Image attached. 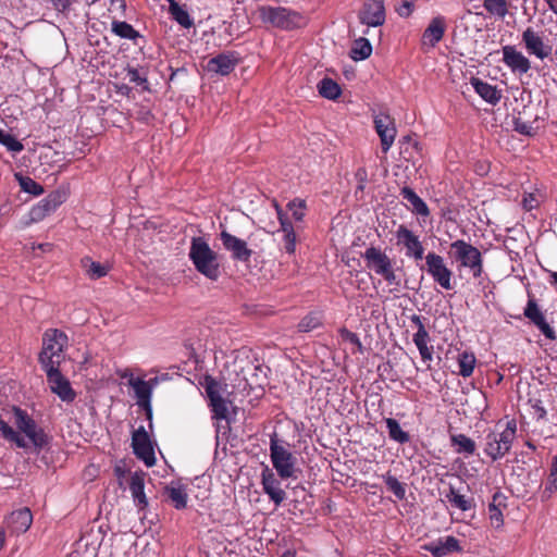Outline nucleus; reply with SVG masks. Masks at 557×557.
I'll use <instances>...</instances> for the list:
<instances>
[{
    "label": "nucleus",
    "instance_id": "56",
    "mask_svg": "<svg viewBox=\"0 0 557 557\" xmlns=\"http://www.w3.org/2000/svg\"><path fill=\"white\" fill-rule=\"evenodd\" d=\"M342 335L345 339L349 341L351 344H355L357 346H361L360 339L356 333H352L348 330H342Z\"/></svg>",
    "mask_w": 557,
    "mask_h": 557
},
{
    "label": "nucleus",
    "instance_id": "52",
    "mask_svg": "<svg viewBox=\"0 0 557 557\" xmlns=\"http://www.w3.org/2000/svg\"><path fill=\"white\" fill-rule=\"evenodd\" d=\"M280 231L283 233V234H288L289 232L290 233H294V227H293V224L290 223V221L288 220V218L286 216V214L283 212V211H280Z\"/></svg>",
    "mask_w": 557,
    "mask_h": 557
},
{
    "label": "nucleus",
    "instance_id": "7",
    "mask_svg": "<svg viewBox=\"0 0 557 557\" xmlns=\"http://www.w3.org/2000/svg\"><path fill=\"white\" fill-rule=\"evenodd\" d=\"M524 318L529 324L534 326L545 338L549 341L557 339L556 332L550 324L547 310H545L536 299L535 295L528 292V301L524 307Z\"/></svg>",
    "mask_w": 557,
    "mask_h": 557
},
{
    "label": "nucleus",
    "instance_id": "43",
    "mask_svg": "<svg viewBox=\"0 0 557 557\" xmlns=\"http://www.w3.org/2000/svg\"><path fill=\"white\" fill-rule=\"evenodd\" d=\"M287 208L296 221H302L307 209L305 200L296 198L288 202Z\"/></svg>",
    "mask_w": 557,
    "mask_h": 557
},
{
    "label": "nucleus",
    "instance_id": "58",
    "mask_svg": "<svg viewBox=\"0 0 557 557\" xmlns=\"http://www.w3.org/2000/svg\"><path fill=\"white\" fill-rule=\"evenodd\" d=\"M535 123H536L535 127L527 126L524 124V135H527V136H534L536 134L537 129L544 126V121L543 120L541 122L542 125H540L539 120H535Z\"/></svg>",
    "mask_w": 557,
    "mask_h": 557
},
{
    "label": "nucleus",
    "instance_id": "17",
    "mask_svg": "<svg viewBox=\"0 0 557 557\" xmlns=\"http://www.w3.org/2000/svg\"><path fill=\"white\" fill-rule=\"evenodd\" d=\"M447 29L446 18L442 15L433 17L421 36V48L429 51L437 46L444 38Z\"/></svg>",
    "mask_w": 557,
    "mask_h": 557
},
{
    "label": "nucleus",
    "instance_id": "27",
    "mask_svg": "<svg viewBox=\"0 0 557 557\" xmlns=\"http://www.w3.org/2000/svg\"><path fill=\"white\" fill-rule=\"evenodd\" d=\"M450 443L457 454L469 457L475 453V442L465 434H451Z\"/></svg>",
    "mask_w": 557,
    "mask_h": 557
},
{
    "label": "nucleus",
    "instance_id": "9",
    "mask_svg": "<svg viewBox=\"0 0 557 557\" xmlns=\"http://www.w3.org/2000/svg\"><path fill=\"white\" fill-rule=\"evenodd\" d=\"M263 21L282 29H293L305 24V18L297 12L286 8L264 7L261 9Z\"/></svg>",
    "mask_w": 557,
    "mask_h": 557
},
{
    "label": "nucleus",
    "instance_id": "39",
    "mask_svg": "<svg viewBox=\"0 0 557 557\" xmlns=\"http://www.w3.org/2000/svg\"><path fill=\"white\" fill-rule=\"evenodd\" d=\"M20 186L23 191L39 196L44 193V187L28 176H17Z\"/></svg>",
    "mask_w": 557,
    "mask_h": 557
},
{
    "label": "nucleus",
    "instance_id": "36",
    "mask_svg": "<svg viewBox=\"0 0 557 557\" xmlns=\"http://www.w3.org/2000/svg\"><path fill=\"white\" fill-rule=\"evenodd\" d=\"M112 32L121 38L136 39L139 34L134 27L123 21H115L112 23Z\"/></svg>",
    "mask_w": 557,
    "mask_h": 557
},
{
    "label": "nucleus",
    "instance_id": "49",
    "mask_svg": "<svg viewBox=\"0 0 557 557\" xmlns=\"http://www.w3.org/2000/svg\"><path fill=\"white\" fill-rule=\"evenodd\" d=\"M529 404L531 409L533 410L532 413L535 416L536 419H543L546 416V409L542 405L541 400L529 399Z\"/></svg>",
    "mask_w": 557,
    "mask_h": 557
},
{
    "label": "nucleus",
    "instance_id": "4",
    "mask_svg": "<svg viewBox=\"0 0 557 557\" xmlns=\"http://www.w3.org/2000/svg\"><path fill=\"white\" fill-rule=\"evenodd\" d=\"M67 342V335L57 329H49L44 333L42 350L39 355V361L44 369L60 367L64 360Z\"/></svg>",
    "mask_w": 557,
    "mask_h": 557
},
{
    "label": "nucleus",
    "instance_id": "61",
    "mask_svg": "<svg viewBox=\"0 0 557 557\" xmlns=\"http://www.w3.org/2000/svg\"><path fill=\"white\" fill-rule=\"evenodd\" d=\"M395 498L401 500L406 498V490H391Z\"/></svg>",
    "mask_w": 557,
    "mask_h": 557
},
{
    "label": "nucleus",
    "instance_id": "3",
    "mask_svg": "<svg viewBox=\"0 0 557 557\" xmlns=\"http://www.w3.org/2000/svg\"><path fill=\"white\" fill-rule=\"evenodd\" d=\"M188 257L195 269L211 281L220 276V263L218 253L213 251L203 237H193Z\"/></svg>",
    "mask_w": 557,
    "mask_h": 557
},
{
    "label": "nucleus",
    "instance_id": "2",
    "mask_svg": "<svg viewBox=\"0 0 557 557\" xmlns=\"http://www.w3.org/2000/svg\"><path fill=\"white\" fill-rule=\"evenodd\" d=\"M361 257L370 272L382 277L388 286H392L391 292L400 289L401 282L396 273L395 261L381 247L370 246L366 248Z\"/></svg>",
    "mask_w": 557,
    "mask_h": 557
},
{
    "label": "nucleus",
    "instance_id": "32",
    "mask_svg": "<svg viewBox=\"0 0 557 557\" xmlns=\"http://www.w3.org/2000/svg\"><path fill=\"white\" fill-rule=\"evenodd\" d=\"M170 13L181 26L185 28L193 26L194 22L189 13L174 0L170 2Z\"/></svg>",
    "mask_w": 557,
    "mask_h": 557
},
{
    "label": "nucleus",
    "instance_id": "57",
    "mask_svg": "<svg viewBox=\"0 0 557 557\" xmlns=\"http://www.w3.org/2000/svg\"><path fill=\"white\" fill-rule=\"evenodd\" d=\"M55 10L60 12H64L70 9L71 1L70 0H50Z\"/></svg>",
    "mask_w": 557,
    "mask_h": 557
},
{
    "label": "nucleus",
    "instance_id": "28",
    "mask_svg": "<svg viewBox=\"0 0 557 557\" xmlns=\"http://www.w3.org/2000/svg\"><path fill=\"white\" fill-rule=\"evenodd\" d=\"M82 267L86 272V275L90 280H98L106 276L109 272V267L100 262L94 261L89 257H84L81 260Z\"/></svg>",
    "mask_w": 557,
    "mask_h": 557
},
{
    "label": "nucleus",
    "instance_id": "24",
    "mask_svg": "<svg viewBox=\"0 0 557 557\" xmlns=\"http://www.w3.org/2000/svg\"><path fill=\"white\" fill-rule=\"evenodd\" d=\"M32 522L33 516L27 507L12 511L7 519L8 528L16 534L26 532L30 528Z\"/></svg>",
    "mask_w": 557,
    "mask_h": 557
},
{
    "label": "nucleus",
    "instance_id": "46",
    "mask_svg": "<svg viewBox=\"0 0 557 557\" xmlns=\"http://www.w3.org/2000/svg\"><path fill=\"white\" fill-rule=\"evenodd\" d=\"M488 518L491 521V525L495 529H498L503 525V512L502 508L496 504L488 505Z\"/></svg>",
    "mask_w": 557,
    "mask_h": 557
},
{
    "label": "nucleus",
    "instance_id": "40",
    "mask_svg": "<svg viewBox=\"0 0 557 557\" xmlns=\"http://www.w3.org/2000/svg\"><path fill=\"white\" fill-rule=\"evenodd\" d=\"M0 144L3 145L9 151L21 152L23 145L12 134L0 129Z\"/></svg>",
    "mask_w": 557,
    "mask_h": 557
},
{
    "label": "nucleus",
    "instance_id": "18",
    "mask_svg": "<svg viewBox=\"0 0 557 557\" xmlns=\"http://www.w3.org/2000/svg\"><path fill=\"white\" fill-rule=\"evenodd\" d=\"M524 47L530 55H534L540 60L550 57L553 47L548 39L532 28L524 30Z\"/></svg>",
    "mask_w": 557,
    "mask_h": 557
},
{
    "label": "nucleus",
    "instance_id": "63",
    "mask_svg": "<svg viewBox=\"0 0 557 557\" xmlns=\"http://www.w3.org/2000/svg\"><path fill=\"white\" fill-rule=\"evenodd\" d=\"M549 9L557 14V0H545Z\"/></svg>",
    "mask_w": 557,
    "mask_h": 557
},
{
    "label": "nucleus",
    "instance_id": "8",
    "mask_svg": "<svg viewBox=\"0 0 557 557\" xmlns=\"http://www.w3.org/2000/svg\"><path fill=\"white\" fill-rule=\"evenodd\" d=\"M270 457L272 465L281 478H290L295 472V457L288 449V444L277 438L273 433L270 437Z\"/></svg>",
    "mask_w": 557,
    "mask_h": 557
},
{
    "label": "nucleus",
    "instance_id": "34",
    "mask_svg": "<svg viewBox=\"0 0 557 557\" xmlns=\"http://www.w3.org/2000/svg\"><path fill=\"white\" fill-rule=\"evenodd\" d=\"M322 324V317L319 312H310L307 315H305L300 322L298 323V331L299 332H311L315 330L317 327L321 326Z\"/></svg>",
    "mask_w": 557,
    "mask_h": 557
},
{
    "label": "nucleus",
    "instance_id": "14",
    "mask_svg": "<svg viewBox=\"0 0 557 557\" xmlns=\"http://www.w3.org/2000/svg\"><path fill=\"white\" fill-rule=\"evenodd\" d=\"M132 447L136 457L143 460L146 466L151 467L154 465V449L144 426H139L134 431L132 436Z\"/></svg>",
    "mask_w": 557,
    "mask_h": 557
},
{
    "label": "nucleus",
    "instance_id": "25",
    "mask_svg": "<svg viewBox=\"0 0 557 557\" xmlns=\"http://www.w3.org/2000/svg\"><path fill=\"white\" fill-rule=\"evenodd\" d=\"M471 85L475 92L480 95L482 99L488 103L495 104L500 99V92L497 88L488 83L481 81L480 78H472Z\"/></svg>",
    "mask_w": 557,
    "mask_h": 557
},
{
    "label": "nucleus",
    "instance_id": "42",
    "mask_svg": "<svg viewBox=\"0 0 557 557\" xmlns=\"http://www.w3.org/2000/svg\"><path fill=\"white\" fill-rule=\"evenodd\" d=\"M214 418L227 419L228 416V403L221 396L210 401Z\"/></svg>",
    "mask_w": 557,
    "mask_h": 557
},
{
    "label": "nucleus",
    "instance_id": "55",
    "mask_svg": "<svg viewBox=\"0 0 557 557\" xmlns=\"http://www.w3.org/2000/svg\"><path fill=\"white\" fill-rule=\"evenodd\" d=\"M504 245L506 247V249L510 252V253H516V256L519 255L518 251H516V248H517V239L516 237L513 236H507L505 238V242H504Z\"/></svg>",
    "mask_w": 557,
    "mask_h": 557
},
{
    "label": "nucleus",
    "instance_id": "23",
    "mask_svg": "<svg viewBox=\"0 0 557 557\" xmlns=\"http://www.w3.org/2000/svg\"><path fill=\"white\" fill-rule=\"evenodd\" d=\"M423 549L430 552L434 557H445L451 553L461 552L459 541L454 536H446L445 540L428 543Z\"/></svg>",
    "mask_w": 557,
    "mask_h": 557
},
{
    "label": "nucleus",
    "instance_id": "33",
    "mask_svg": "<svg viewBox=\"0 0 557 557\" xmlns=\"http://www.w3.org/2000/svg\"><path fill=\"white\" fill-rule=\"evenodd\" d=\"M386 428L388 431L389 437L400 444L407 443L409 441V434L405 432L397 420L393 418L385 419Z\"/></svg>",
    "mask_w": 557,
    "mask_h": 557
},
{
    "label": "nucleus",
    "instance_id": "44",
    "mask_svg": "<svg viewBox=\"0 0 557 557\" xmlns=\"http://www.w3.org/2000/svg\"><path fill=\"white\" fill-rule=\"evenodd\" d=\"M484 8L487 12L497 16H505L507 13L506 0H484Z\"/></svg>",
    "mask_w": 557,
    "mask_h": 557
},
{
    "label": "nucleus",
    "instance_id": "38",
    "mask_svg": "<svg viewBox=\"0 0 557 557\" xmlns=\"http://www.w3.org/2000/svg\"><path fill=\"white\" fill-rule=\"evenodd\" d=\"M186 490H165L166 499L170 500L176 509H184L187 505Z\"/></svg>",
    "mask_w": 557,
    "mask_h": 557
},
{
    "label": "nucleus",
    "instance_id": "13",
    "mask_svg": "<svg viewBox=\"0 0 557 557\" xmlns=\"http://www.w3.org/2000/svg\"><path fill=\"white\" fill-rule=\"evenodd\" d=\"M44 370L51 392L62 401L72 403L76 397V393L72 388L70 381L60 372L59 368Z\"/></svg>",
    "mask_w": 557,
    "mask_h": 557
},
{
    "label": "nucleus",
    "instance_id": "35",
    "mask_svg": "<svg viewBox=\"0 0 557 557\" xmlns=\"http://www.w3.org/2000/svg\"><path fill=\"white\" fill-rule=\"evenodd\" d=\"M503 55L505 63L510 66L512 70L522 71V54L511 46H506L503 48Z\"/></svg>",
    "mask_w": 557,
    "mask_h": 557
},
{
    "label": "nucleus",
    "instance_id": "41",
    "mask_svg": "<svg viewBox=\"0 0 557 557\" xmlns=\"http://www.w3.org/2000/svg\"><path fill=\"white\" fill-rule=\"evenodd\" d=\"M445 497L454 507L462 511L471 508V500L467 499L463 495L457 494L455 490H449Z\"/></svg>",
    "mask_w": 557,
    "mask_h": 557
},
{
    "label": "nucleus",
    "instance_id": "10",
    "mask_svg": "<svg viewBox=\"0 0 557 557\" xmlns=\"http://www.w3.org/2000/svg\"><path fill=\"white\" fill-rule=\"evenodd\" d=\"M64 201V193L59 190L50 193L47 197L30 208L27 218L21 221V226L27 227L33 223L42 221L46 216L53 213Z\"/></svg>",
    "mask_w": 557,
    "mask_h": 557
},
{
    "label": "nucleus",
    "instance_id": "53",
    "mask_svg": "<svg viewBox=\"0 0 557 557\" xmlns=\"http://www.w3.org/2000/svg\"><path fill=\"white\" fill-rule=\"evenodd\" d=\"M127 76L131 82L137 84V85H144L147 84V78L145 76H141L139 71L137 69H128L127 70Z\"/></svg>",
    "mask_w": 557,
    "mask_h": 557
},
{
    "label": "nucleus",
    "instance_id": "62",
    "mask_svg": "<svg viewBox=\"0 0 557 557\" xmlns=\"http://www.w3.org/2000/svg\"><path fill=\"white\" fill-rule=\"evenodd\" d=\"M386 484L388 485V487H400V484L397 481V479L393 476L387 478Z\"/></svg>",
    "mask_w": 557,
    "mask_h": 557
},
{
    "label": "nucleus",
    "instance_id": "50",
    "mask_svg": "<svg viewBox=\"0 0 557 557\" xmlns=\"http://www.w3.org/2000/svg\"><path fill=\"white\" fill-rule=\"evenodd\" d=\"M263 492L269 495L275 506H278L286 497L285 490H263Z\"/></svg>",
    "mask_w": 557,
    "mask_h": 557
},
{
    "label": "nucleus",
    "instance_id": "59",
    "mask_svg": "<svg viewBox=\"0 0 557 557\" xmlns=\"http://www.w3.org/2000/svg\"><path fill=\"white\" fill-rule=\"evenodd\" d=\"M114 472L119 480H122L126 474L125 463H117L114 468Z\"/></svg>",
    "mask_w": 557,
    "mask_h": 557
},
{
    "label": "nucleus",
    "instance_id": "47",
    "mask_svg": "<svg viewBox=\"0 0 557 557\" xmlns=\"http://www.w3.org/2000/svg\"><path fill=\"white\" fill-rule=\"evenodd\" d=\"M414 8V2L411 0H401V2L395 8L396 12L401 17H408L411 15Z\"/></svg>",
    "mask_w": 557,
    "mask_h": 557
},
{
    "label": "nucleus",
    "instance_id": "19",
    "mask_svg": "<svg viewBox=\"0 0 557 557\" xmlns=\"http://www.w3.org/2000/svg\"><path fill=\"white\" fill-rule=\"evenodd\" d=\"M396 238L398 244H401L406 248V256L408 258H413L414 260H421L423 258V245L412 231L405 225H400L396 231Z\"/></svg>",
    "mask_w": 557,
    "mask_h": 557
},
{
    "label": "nucleus",
    "instance_id": "22",
    "mask_svg": "<svg viewBox=\"0 0 557 557\" xmlns=\"http://www.w3.org/2000/svg\"><path fill=\"white\" fill-rule=\"evenodd\" d=\"M238 61L239 59L236 52L220 53L208 61L207 70L209 72L225 76L234 71L238 64Z\"/></svg>",
    "mask_w": 557,
    "mask_h": 557
},
{
    "label": "nucleus",
    "instance_id": "30",
    "mask_svg": "<svg viewBox=\"0 0 557 557\" xmlns=\"http://www.w3.org/2000/svg\"><path fill=\"white\" fill-rule=\"evenodd\" d=\"M318 91L319 94L329 100H336L341 94L342 89L339 85L333 81L332 78L324 77L318 83Z\"/></svg>",
    "mask_w": 557,
    "mask_h": 557
},
{
    "label": "nucleus",
    "instance_id": "48",
    "mask_svg": "<svg viewBox=\"0 0 557 557\" xmlns=\"http://www.w3.org/2000/svg\"><path fill=\"white\" fill-rule=\"evenodd\" d=\"M283 247L287 253H289V255L295 253V250H296V234H295V232L294 233L289 232L288 234L283 235Z\"/></svg>",
    "mask_w": 557,
    "mask_h": 557
},
{
    "label": "nucleus",
    "instance_id": "6",
    "mask_svg": "<svg viewBox=\"0 0 557 557\" xmlns=\"http://www.w3.org/2000/svg\"><path fill=\"white\" fill-rule=\"evenodd\" d=\"M516 436V422L509 421L504 430L498 426L488 432L484 438V453L493 460L502 458L509 451Z\"/></svg>",
    "mask_w": 557,
    "mask_h": 557
},
{
    "label": "nucleus",
    "instance_id": "20",
    "mask_svg": "<svg viewBox=\"0 0 557 557\" xmlns=\"http://www.w3.org/2000/svg\"><path fill=\"white\" fill-rule=\"evenodd\" d=\"M223 247L231 252L232 258L238 261H248L252 255V250L248 248L247 243L226 231L220 234Z\"/></svg>",
    "mask_w": 557,
    "mask_h": 557
},
{
    "label": "nucleus",
    "instance_id": "45",
    "mask_svg": "<svg viewBox=\"0 0 557 557\" xmlns=\"http://www.w3.org/2000/svg\"><path fill=\"white\" fill-rule=\"evenodd\" d=\"M205 389L210 401L222 396L221 385L211 376L206 377Z\"/></svg>",
    "mask_w": 557,
    "mask_h": 557
},
{
    "label": "nucleus",
    "instance_id": "11",
    "mask_svg": "<svg viewBox=\"0 0 557 557\" xmlns=\"http://www.w3.org/2000/svg\"><path fill=\"white\" fill-rule=\"evenodd\" d=\"M158 383V377H152L149 381H145L140 377L134 376L133 374H129L128 386H131L134 391L136 404L147 412L149 419L152 414L151 396Z\"/></svg>",
    "mask_w": 557,
    "mask_h": 557
},
{
    "label": "nucleus",
    "instance_id": "15",
    "mask_svg": "<svg viewBox=\"0 0 557 557\" xmlns=\"http://www.w3.org/2000/svg\"><path fill=\"white\" fill-rule=\"evenodd\" d=\"M359 20L369 27L382 26L386 20L384 0H366L359 12Z\"/></svg>",
    "mask_w": 557,
    "mask_h": 557
},
{
    "label": "nucleus",
    "instance_id": "12",
    "mask_svg": "<svg viewBox=\"0 0 557 557\" xmlns=\"http://www.w3.org/2000/svg\"><path fill=\"white\" fill-rule=\"evenodd\" d=\"M425 265L428 273L444 289H453V272L446 267L444 258L435 252H429L425 256Z\"/></svg>",
    "mask_w": 557,
    "mask_h": 557
},
{
    "label": "nucleus",
    "instance_id": "31",
    "mask_svg": "<svg viewBox=\"0 0 557 557\" xmlns=\"http://www.w3.org/2000/svg\"><path fill=\"white\" fill-rule=\"evenodd\" d=\"M458 366L459 371L458 373L463 376L468 377L473 373L474 367H475V356L472 352L469 351H462L458 355Z\"/></svg>",
    "mask_w": 557,
    "mask_h": 557
},
{
    "label": "nucleus",
    "instance_id": "29",
    "mask_svg": "<svg viewBox=\"0 0 557 557\" xmlns=\"http://www.w3.org/2000/svg\"><path fill=\"white\" fill-rule=\"evenodd\" d=\"M371 53L372 46L370 41L364 37H360L354 41L349 55L355 61H362L368 59Z\"/></svg>",
    "mask_w": 557,
    "mask_h": 557
},
{
    "label": "nucleus",
    "instance_id": "54",
    "mask_svg": "<svg viewBox=\"0 0 557 557\" xmlns=\"http://www.w3.org/2000/svg\"><path fill=\"white\" fill-rule=\"evenodd\" d=\"M145 485V475L141 472H134L131 478L129 487H144Z\"/></svg>",
    "mask_w": 557,
    "mask_h": 557
},
{
    "label": "nucleus",
    "instance_id": "26",
    "mask_svg": "<svg viewBox=\"0 0 557 557\" xmlns=\"http://www.w3.org/2000/svg\"><path fill=\"white\" fill-rule=\"evenodd\" d=\"M400 195L403 199L408 201L410 203V209L413 213L421 215V216H428L430 214V210L426 206V203L423 201L422 198H420L413 189L410 187H403L400 190Z\"/></svg>",
    "mask_w": 557,
    "mask_h": 557
},
{
    "label": "nucleus",
    "instance_id": "64",
    "mask_svg": "<svg viewBox=\"0 0 557 557\" xmlns=\"http://www.w3.org/2000/svg\"><path fill=\"white\" fill-rule=\"evenodd\" d=\"M280 557H296L295 549H286Z\"/></svg>",
    "mask_w": 557,
    "mask_h": 557
},
{
    "label": "nucleus",
    "instance_id": "1",
    "mask_svg": "<svg viewBox=\"0 0 557 557\" xmlns=\"http://www.w3.org/2000/svg\"><path fill=\"white\" fill-rule=\"evenodd\" d=\"M13 422L17 431L0 419V432L7 441L20 448L35 451H40L48 445L49 437L45 430L25 410L14 407Z\"/></svg>",
    "mask_w": 557,
    "mask_h": 557
},
{
    "label": "nucleus",
    "instance_id": "51",
    "mask_svg": "<svg viewBox=\"0 0 557 557\" xmlns=\"http://www.w3.org/2000/svg\"><path fill=\"white\" fill-rule=\"evenodd\" d=\"M132 491H133V498H134L135 504L141 509L146 508L148 505V500H147V497L145 494V490H132Z\"/></svg>",
    "mask_w": 557,
    "mask_h": 557
},
{
    "label": "nucleus",
    "instance_id": "21",
    "mask_svg": "<svg viewBox=\"0 0 557 557\" xmlns=\"http://www.w3.org/2000/svg\"><path fill=\"white\" fill-rule=\"evenodd\" d=\"M411 321L418 329L413 334L412 341L420 352L421 359L423 362H431L433 360V346L429 345V332L419 315H412Z\"/></svg>",
    "mask_w": 557,
    "mask_h": 557
},
{
    "label": "nucleus",
    "instance_id": "37",
    "mask_svg": "<svg viewBox=\"0 0 557 557\" xmlns=\"http://www.w3.org/2000/svg\"><path fill=\"white\" fill-rule=\"evenodd\" d=\"M546 198L545 190L541 188H534V190L528 193L524 196V211H530L537 208Z\"/></svg>",
    "mask_w": 557,
    "mask_h": 557
},
{
    "label": "nucleus",
    "instance_id": "5",
    "mask_svg": "<svg viewBox=\"0 0 557 557\" xmlns=\"http://www.w3.org/2000/svg\"><path fill=\"white\" fill-rule=\"evenodd\" d=\"M448 256L458 269H469L474 277L483 272V260L480 250L463 239H457L449 246Z\"/></svg>",
    "mask_w": 557,
    "mask_h": 557
},
{
    "label": "nucleus",
    "instance_id": "16",
    "mask_svg": "<svg viewBox=\"0 0 557 557\" xmlns=\"http://www.w3.org/2000/svg\"><path fill=\"white\" fill-rule=\"evenodd\" d=\"M373 123L381 139L382 151L386 153L393 146L397 134L394 119L391 115L381 112L374 115Z\"/></svg>",
    "mask_w": 557,
    "mask_h": 557
},
{
    "label": "nucleus",
    "instance_id": "60",
    "mask_svg": "<svg viewBox=\"0 0 557 557\" xmlns=\"http://www.w3.org/2000/svg\"><path fill=\"white\" fill-rule=\"evenodd\" d=\"M506 497L504 495H502L500 493H495L494 496H493V502L491 504H496L498 505V507L500 508L502 506L506 507V505L503 503V500L505 499Z\"/></svg>",
    "mask_w": 557,
    "mask_h": 557
}]
</instances>
